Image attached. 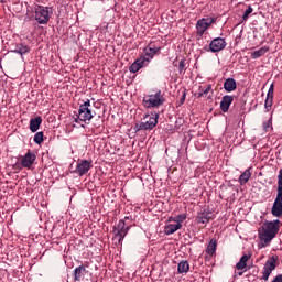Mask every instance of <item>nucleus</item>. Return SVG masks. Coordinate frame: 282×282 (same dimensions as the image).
Returning a JSON list of instances; mask_svg holds the SVG:
<instances>
[{"mask_svg": "<svg viewBox=\"0 0 282 282\" xmlns=\"http://www.w3.org/2000/svg\"><path fill=\"white\" fill-rule=\"evenodd\" d=\"M161 47L156 46L155 43L151 42L145 47H143V53L137 58L129 67V72L131 74H138L140 69L144 67H149V64L153 58H155V54L160 52Z\"/></svg>", "mask_w": 282, "mask_h": 282, "instance_id": "f257e3e1", "label": "nucleus"}, {"mask_svg": "<svg viewBox=\"0 0 282 282\" xmlns=\"http://www.w3.org/2000/svg\"><path fill=\"white\" fill-rule=\"evenodd\" d=\"M280 229L281 220L279 219L264 223L262 228L259 230V239L262 242V246H268L274 239V237H276Z\"/></svg>", "mask_w": 282, "mask_h": 282, "instance_id": "f03ea898", "label": "nucleus"}, {"mask_svg": "<svg viewBox=\"0 0 282 282\" xmlns=\"http://www.w3.org/2000/svg\"><path fill=\"white\" fill-rule=\"evenodd\" d=\"M273 217H282V167L278 172L276 196L271 208Z\"/></svg>", "mask_w": 282, "mask_h": 282, "instance_id": "7ed1b4c3", "label": "nucleus"}, {"mask_svg": "<svg viewBox=\"0 0 282 282\" xmlns=\"http://www.w3.org/2000/svg\"><path fill=\"white\" fill-rule=\"evenodd\" d=\"M166 99L162 94V90H158L155 94L147 95L143 97L142 105L145 109H158V107H162Z\"/></svg>", "mask_w": 282, "mask_h": 282, "instance_id": "20e7f679", "label": "nucleus"}, {"mask_svg": "<svg viewBox=\"0 0 282 282\" xmlns=\"http://www.w3.org/2000/svg\"><path fill=\"white\" fill-rule=\"evenodd\" d=\"M160 119V112L152 111L150 115L145 113L142 122L139 124V131H151L158 127V120Z\"/></svg>", "mask_w": 282, "mask_h": 282, "instance_id": "39448f33", "label": "nucleus"}, {"mask_svg": "<svg viewBox=\"0 0 282 282\" xmlns=\"http://www.w3.org/2000/svg\"><path fill=\"white\" fill-rule=\"evenodd\" d=\"M91 101L87 99L84 104L79 105L78 117L75 118V122L80 124V122H91L94 115H91Z\"/></svg>", "mask_w": 282, "mask_h": 282, "instance_id": "423d86ee", "label": "nucleus"}, {"mask_svg": "<svg viewBox=\"0 0 282 282\" xmlns=\"http://www.w3.org/2000/svg\"><path fill=\"white\" fill-rule=\"evenodd\" d=\"M50 17H52V12L47 7L37 6L34 12V19L40 23V25H45L50 22Z\"/></svg>", "mask_w": 282, "mask_h": 282, "instance_id": "0eeeda50", "label": "nucleus"}, {"mask_svg": "<svg viewBox=\"0 0 282 282\" xmlns=\"http://www.w3.org/2000/svg\"><path fill=\"white\" fill-rule=\"evenodd\" d=\"M226 39L215 37L209 45L204 46L205 52H212V54H217V52H221L226 50Z\"/></svg>", "mask_w": 282, "mask_h": 282, "instance_id": "6e6552de", "label": "nucleus"}, {"mask_svg": "<svg viewBox=\"0 0 282 282\" xmlns=\"http://www.w3.org/2000/svg\"><path fill=\"white\" fill-rule=\"evenodd\" d=\"M93 162L88 160H78L76 169L73 171L76 175L79 177H83V175H87L89 171L91 170Z\"/></svg>", "mask_w": 282, "mask_h": 282, "instance_id": "1a4fd4ad", "label": "nucleus"}, {"mask_svg": "<svg viewBox=\"0 0 282 282\" xmlns=\"http://www.w3.org/2000/svg\"><path fill=\"white\" fill-rule=\"evenodd\" d=\"M215 21H217L215 18H203L198 20L196 23L197 35L204 36V32H206V30H208V28H210Z\"/></svg>", "mask_w": 282, "mask_h": 282, "instance_id": "9d476101", "label": "nucleus"}, {"mask_svg": "<svg viewBox=\"0 0 282 282\" xmlns=\"http://www.w3.org/2000/svg\"><path fill=\"white\" fill-rule=\"evenodd\" d=\"M36 161V154L34 152L28 150L24 156L21 158V166L23 169H32V164Z\"/></svg>", "mask_w": 282, "mask_h": 282, "instance_id": "9b49d317", "label": "nucleus"}, {"mask_svg": "<svg viewBox=\"0 0 282 282\" xmlns=\"http://www.w3.org/2000/svg\"><path fill=\"white\" fill-rule=\"evenodd\" d=\"M273 100H274V84H271L267 94V99L264 101L265 111H270V109H272Z\"/></svg>", "mask_w": 282, "mask_h": 282, "instance_id": "f8f14e48", "label": "nucleus"}, {"mask_svg": "<svg viewBox=\"0 0 282 282\" xmlns=\"http://www.w3.org/2000/svg\"><path fill=\"white\" fill-rule=\"evenodd\" d=\"M235 100V97L230 96V95H225L221 98L220 101V109L224 113H228V109H230V105H232V101Z\"/></svg>", "mask_w": 282, "mask_h": 282, "instance_id": "ddd939ff", "label": "nucleus"}, {"mask_svg": "<svg viewBox=\"0 0 282 282\" xmlns=\"http://www.w3.org/2000/svg\"><path fill=\"white\" fill-rule=\"evenodd\" d=\"M177 230H182V224L175 223V224H169L164 227V234L165 235H175Z\"/></svg>", "mask_w": 282, "mask_h": 282, "instance_id": "4468645a", "label": "nucleus"}, {"mask_svg": "<svg viewBox=\"0 0 282 282\" xmlns=\"http://www.w3.org/2000/svg\"><path fill=\"white\" fill-rule=\"evenodd\" d=\"M43 122V119L41 117H35L30 120V131L32 133H36L39 129L41 128V123Z\"/></svg>", "mask_w": 282, "mask_h": 282, "instance_id": "2eb2a0df", "label": "nucleus"}, {"mask_svg": "<svg viewBox=\"0 0 282 282\" xmlns=\"http://www.w3.org/2000/svg\"><path fill=\"white\" fill-rule=\"evenodd\" d=\"M14 54H20V56H23L24 54H28L30 52V46L20 43L15 44V50H11Z\"/></svg>", "mask_w": 282, "mask_h": 282, "instance_id": "dca6fc26", "label": "nucleus"}, {"mask_svg": "<svg viewBox=\"0 0 282 282\" xmlns=\"http://www.w3.org/2000/svg\"><path fill=\"white\" fill-rule=\"evenodd\" d=\"M191 270V264H188V261L182 260L177 264V272L178 274H188V271Z\"/></svg>", "mask_w": 282, "mask_h": 282, "instance_id": "f3484780", "label": "nucleus"}, {"mask_svg": "<svg viewBox=\"0 0 282 282\" xmlns=\"http://www.w3.org/2000/svg\"><path fill=\"white\" fill-rule=\"evenodd\" d=\"M224 89L228 93L235 91V89H237V82L235 78H227L224 83Z\"/></svg>", "mask_w": 282, "mask_h": 282, "instance_id": "a211bd4d", "label": "nucleus"}, {"mask_svg": "<svg viewBox=\"0 0 282 282\" xmlns=\"http://www.w3.org/2000/svg\"><path fill=\"white\" fill-rule=\"evenodd\" d=\"M250 254H243L239 262L236 264V270H246V267L248 265V261L250 260Z\"/></svg>", "mask_w": 282, "mask_h": 282, "instance_id": "6ab92c4d", "label": "nucleus"}, {"mask_svg": "<svg viewBox=\"0 0 282 282\" xmlns=\"http://www.w3.org/2000/svg\"><path fill=\"white\" fill-rule=\"evenodd\" d=\"M268 52H270V46H262L260 50L251 53V58L253 59L261 58V56H265Z\"/></svg>", "mask_w": 282, "mask_h": 282, "instance_id": "aec40b11", "label": "nucleus"}, {"mask_svg": "<svg viewBox=\"0 0 282 282\" xmlns=\"http://www.w3.org/2000/svg\"><path fill=\"white\" fill-rule=\"evenodd\" d=\"M129 232V227L126 229H117L115 230V239L118 240V243H122L124 237H127V234Z\"/></svg>", "mask_w": 282, "mask_h": 282, "instance_id": "412c9836", "label": "nucleus"}, {"mask_svg": "<svg viewBox=\"0 0 282 282\" xmlns=\"http://www.w3.org/2000/svg\"><path fill=\"white\" fill-rule=\"evenodd\" d=\"M252 177V172H250V169H247L240 176H239V184L240 186H243V184H248V180Z\"/></svg>", "mask_w": 282, "mask_h": 282, "instance_id": "4be33fe9", "label": "nucleus"}, {"mask_svg": "<svg viewBox=\"0 0 282 282\" xmlns=\"http://www.w3.org/2000/svg\"><path fill=\"white\" fill-rule=\"evenodd\" d=\"M215 252H217V240L212 239L207 245L206 253L209 254V257H213Z\"/></svg>", "mask_w": 282, "mask_h": 282, "instance_id": "5701e85b", "label": "nucleus"}, {"mask_svg": "<svg viewBox=\"0 0 282 282\" xmlns=\"http://www.w3.org/2000/svg\"><path fill=\"white\" fill-rule=\"evenodd\" d=\"M209 91H213L212 85H207L206 88H204V86H199L196 96L197 98H204V96H208Z\"/></svg>", "mask_w": 282, "mask_h": 282, "instance_id": "b1692460", "label": "nucleus"}, {"mask_svg": "<svg viewBox=\"0 0 282 282\" xmlns=\"http://www.w3.org/2000/svg\"><path fill=\"white\" fill-rule=\"evenodd\" d=\"M197 224H208L210 221V213L203 212L196 218Z\"/></svg>", "mask_w": 282, "mask_h": 282, "instance_id": "393cba45", "label": "nucleus"}, {"mask_svg": "<svg viewBox=\"0 0 282 282\" xmlns=\"http://www.w3.org/2000/svg\"><path fill=\"white\" fill-rule=\"evenodd\" d=\"M87 269H85V265H79L77 268H75L74 270V281H80V279H83V273L86 272Z\"/></svg>", "mask_w": 282, "mask_h": 282, "instance_id": "a878e982", "label": "nucleus"}, {"mask_svg": "<svg viewBox=\"0 0 282 282\" xmlns=\"http://www.w3.org/2000/svg\"><path fill=\"white\" fill-rule=\"evenodd\" d=\"M275 269H276L275 260H268L263 267V270H267L268 272H272Z\"/></svg>", "mask_w": 282, "mask_h": 282, "instance_id": "bb28decb", "label": "nucleus"}, {"mask_svg": "<svg viewBox=\"0 0 282 282\" xmlns=\"http://www.w3.org/2000/svg\"><path fill=\"white\" fill-rule=\"evenodd\" d=\"M169 221H174V224H182L183 221H186V214H181L176 217H170Z\"/></svg>", "mask_w": 282, "mask_h": 282, "instance_id": "cd10ccee", "label": "nucleus"}, {"mask_svg": "<svg viewBox=\"0 0 282 282\" xmlns=\"http://www.w3.org/2000/svg\"><path fill=\"white\" fill-rule=\"evenodd\" d=\"M44 138V134H43V132H37V133H35V135H34V142H35V144H43V139Z\"/></svg>", "mask_w": 282, "mask_h": 282, "instance_id": "c85d7f7f", "label": "nucleus"}, {"mask_svg": "<svg viewBox=\"0 0 282 282\" xmlns=\"http://www.w3.org/2000/svg\"><path fill=\"white\" fill-rule=\"evenodd\" d=\"M178 72L180 74H183L186 72V59H181L178 63Z\"/></svg>", "mask_w": 282, "mask_h": 282, "instance_id": "c756f323", "label": "nucleus"}, {"mask_svg": "<svg viewBox=\"0 0 282 282\" xmlns=\"http://www.w3.org/2000/svg\"><path fill=\"white\" fill-rule=\"evenodd\" d=\"M252 12H253V9L249 6V7L246 9V11H245V13H243V15H242V20H243V21H248L249 17H250V14H252Z\"/></svg>", "mask_w": 282, "mask_h": 282, "instance_id": "7c9ffc66", "label": "nucleus"}, {"mask_svg": "<svg viewBox=\"0 0 282 282\" xmlns=\"http://www.w3.org/2000/svg\"><path fill=\"white\" fill-rule=\"evenodd\" d=\"M127 229V224L124 220H119L118 225L115 227V230H124Z\"/></svg>", "mask_w": 282, "mask_h": 282, "instance_id": "2f4dec72", "label": "nucleus"}, {"mask_svg": "<svg viewBox=\"0 0 282 282\" xmlns=\"http://www.w3.org/2000/svg\"><path fill=\"white\" fill-rule=\"evenodd\" d=\"M270 274H272L271 271H267L265 269H263V272H262V281H268V279H270Z\"/></svg>", "mask_w": 282, "mask_h": 282, "instance_id": "473e14b6", "label": "nucleus"}, {"mask_svg": "<svg viewBox=\"0 0 282 282\" xmlns=\"http://www.w3.org/2000/svg\"><path fill=\"white\" fill-rule=\"evenodd\" d=\"M270 127H272V119H270L263 123L264 131H268L270 129Z\"/></svg>", "mask_w": 282, "mask_h": 282, "instance_id": "72a5a7b5", "label": "nucleus"}, {"mask_svg": "<svg viewBox=\"0 0 282 282\" xmlns=\"http://www.w3.org/2000/svg\"><path fill=\"white\" fill-rule=\"evenodd\" d=\"M272 282H282V274H278Z\"/></svg>", "mask_w": 282, "mask_h": 282, "instance_id": "f704fd0d", "label": "nucleus"}, {"mask_svg": "<svg viewBox=\"0 0 282 282\" xmlns=\"http://www.w3.org/2000/svg\"><path fill=\"white\" fill-rule=\"evenodd\" d=\"M185 101H186V93H183V96L181 98V104L184 105Z\"/></svg>", "mask_w": 282, "mask_h": 282, "instance_id": "c9c22d12", "label": "nucleus"}, {"mask_svg": "<svg viewBox=\"0 0 282 282\" xmlns=\"http://www.w3.org/2000/svg\"><path fill=\"white\" fill-rule=\"evenodd\" d=\"M243 275V271L238 272V276H242Z\"/></svg>", "mask_w": 282, "mask_h": 282, "instance_id": "e433bc0d", "label": "nucleus"}, {"mask_svg": "<svg viewBox=\"0 0 282 282\" xmlns=\"http://www.w3.org/2000/svg\"><path fill=\"white\" fill-rule=\"evenodd\" d=\"M15 48H17V45H15V46H11V47H10V50H11V51H12V50H15Z\"/></svg>", "mask_w": 282, "mask_h": 282, "instance_id": "4c0bfd02", "label": "nucleus"}]
</instances>
